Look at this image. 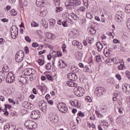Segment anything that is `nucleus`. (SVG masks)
Wrapping results in <instances>:
<instances>
[{
	"mask_svg": "<svg viewBox=\"0 0 130 130\" xmlns=\"http://www.w3.org/2000/svg\"><path fill=\"white\" fill-rule=\"evenodd\" d=\"M96 47L98 48V50L99 51H101L102 50V49L103 48V45L101 44L100 42L96 43Z\"/></svg>",
	"mask_w": 130,
	"mask_h": 130,
	"instance_id": "b1692460",
	"label": "nucleus"
},
{
	"mask_svg": "<svg viewBox=\"0 0 130 130\" xmlns=\"http://www.w3.org/2000/svg\"><path fill=\"white\" fill-rule=\"evenodd\" d=\"M55 55H57V56H61V55H62V54H61V51H57L56 53H55Z\"/></svg>",
	"mask_w": 130,
	"mask_h": 130,
	"instance_id": "6e6d98bb",
	"label": "nucleus"
},
{
	"mask_svg": "<svg viewBox=\"0 0 130 130\" xmlns=\"http://www.w3.org/2000/svg\"><path fill=\"white\" fill-rule=\"evenodd\" d=\"M77 31L76 30H73L71 31V36L72 38H77Z\"/></svg>",
	"mask_w": 130,
	"mask_h": 130,
	"instance_id": "a878e982",
	"label": "nucleus"
},
{
	"mask_svg": "<svg viewBox=\"0 0 130 130\" xmlns=\"http://www.w3.org/2000/svg\"><path fill=\"white\" fill-rule=\"evenodd\" d=\"M3 112L4 115H9V112L7 110L6 108H5L4 109H3Z\"/></svg>",
	"mask_w": 130,
	"mask_h": 130,
	"instance_id": "603ef678",
	"label": "nucleus"
},
{
	"mask_svg": "<svg viewBox=\"0 0 130 130\" xmlns=\"http://www.w3.org/2000/svg\"><path fill=\"white\" fill-rule=\"evenodd\" d=\"M40 109L45 114L47 111V103H44L40 105Z\"/></svg>",
	"mask_w": 130,
	"mask_h": 130,
	"instance_id": "ddd939ff",
	"label": "nucleus"
},
{
	"mask_svg": "<svg viewBox=\"0 0 130 130\" xmlns=\"http://www.w3.org/2000/svg\"><path fill=\"white\" fill-rule=\"evenodd\" d=\"M68 64L66 63L64 61L62 60H59V68H60V69H63V68H66Z\"/></svg>",
	"mask_w": 130,
	"mask_h": 130,
	"instance_id": "6ab92c4d",
	"label": "nucleus"
},
{
	"mask_svg": "<svg viewBox=\"0 0 130 130\" xmlns=\"http://www.w3.org/2000/svg\"><path fill=\"white\" fill-rule=\"evenodd\" d=\"M36 4L39 8H42L44 5V0H37Z\"/></svg>",
	"mask_w": 130,
	"mask_h": 130,
	"instance_id": "a211bd4d",
	"label": "nucleus"
},
{
	"mask_svg": "<svg viewBox=\"0 0 130 130\" xmlns=\"http://www.w3.org/2000/svg\"><path fill=\"white\" fill-rule=\"evenodd\" d=\"M125 9L126 13H130V4L127 5L125 7Z\"/></svg>",
	"mask_w": 130,
	"mask_h": 130,
	"instance_id": "f704fd0d",
	"label": "nucleus"
},
{
	"mask_svg": "<svg viewBox=\"0 0 130 130\" xmlns=\"http://www.w3.org/2000/svg\"><path fill=\"white\" fill-rule=\"evenodd\" d=\"M115 19L117 22H121L122 21V17L121 16L118 15V14H117L115 16Z\"/></svg>",
	"mask_w": 130,
	"mask_h": 130,
	"instance_id": "393cba45",
	"label": "nucleus"
},
{
	"mask_svg": "<svg viewBox=\"0 0 130 130\" xmlns=\"http://www.w3.org/2000/svg\"><path fill=\"white\" fill-rule=\"evenodd\" d=\"M67 78L71 81H77L78 80V75L75 73H70L68 74Z\"/></svg>",
	"mask_w": 130,
	"mask_h": 130,
	"instance_id": "f8f14e48",
	"label": "nucleus"
},
{
	"mask_svg": "<svg viewBox=\"0 0 130 130\" xmlns=\"http://www.w3.org/2000/svg\"><path fill=\"white\" fill-rule=\"evenodd\" d=\"M95 114H96L98 117L99 118H103V115H102L101 113H99L98 111H95Z\"/></svg>",
	"mask_w": 130,
	"mask_h": 130,
	"instance_id": "e433bc0d",
	"label": "nucleus"
},
{
	"mask_svg": "<svg viewBox=\"0 0 130 130\" xmlns=\"http://www.w3.org/2000/svg\"><path fill=\"white\" fill-rule=\"evenodd\" d=\"M87 41H88V43H93L94 42V38H87Z\"/></svg>",
	"mask_w": 130,
	"mask_h": 130,
	"instance_id": "a19ab883",
	"label": "nucleus"
},
{
	"mask_svg": "<svg viewBox=\"0 0 130 130\" xmlns=\"http://www.w3.org/2000/svg\"><path fill=\"white\" fill-rule=\"evenodd\" d=\"M104 53L105 56H106V57H108V56H109V55H110V53L109 52V51H107L106 50V49H105V48L104 50Z\"/></svg>",
	"mask_w": 130,
	"mask_h": 130,
	"instance_id": "4c0bfd02",
	"label": "nucleus"
},
{
	"mask_svg": "<svg viewBox=\"0 0 130 130\" xmlns=\"http://www.w3.org/2000/svg\"><path fill=\"white\" fill-rule=\"evenodd\" d=\"M87 30L91 35H95V34H96V30L95 29V27L93 26L88 27Z\"/></svg>",
	"mask_w": 130,
	"mask_h": 130,
	"instance_id": "f3484780",
	"label": "nucleus"
},
{
	"mask_svg": "<svg viewBox=\"0 0 130 130\" xmlns=\"http://www.w3.org/2000/svg\"><path fill=\"white\" fill-rule=\"evenodd\" d=\"M94 93L98 97H100L106 93V90L103 87H96L94 90Z\"/></svg>",
	"mask_w": 130,
	"mask_h": 130,
	"instance_id": "20e7f679",
	"label": "nucleus"
},
{
	"mask_svg": "<svg viewBox=\"0 0 130 130\" xmlns=\"http://www.w3.org/2000/svg\"><path fill=\"white\" fill-rule=\"evenodd\" d=\"M37 61L38 62L39 64H40L41 66H43V64H44V60L41 59L40 58H39Z\"/></svg>",
	"mask_w": 130,
	"mask_h": 130,
	"instance_id": "7c9ffc66",
	"label": "nucleus"
},
{
	"mask_svg": "<svg viewBox=\"0 0 130 130\" xmlns=\"http://www.w3.org/2000/svg\"><path fill=\"white\" fill-rule=\"evenodd\" d=\"M18 29L16 26H13L11 29V35L13 39H16L18 37Z\"/></svg>",
	"mask_w": 130,
	"mask_h": 130,
	"instance_id": "423d86ee",
	"label": "nucleus"
},
{
	"mask_svg": "<svg viewBox=\"0 0 130 130\" xmlns=\"http://www.w3.org/2000/svg\"><path fill=\"white\" fill-rule=\"evenodd\" d=\"M118 94H116L113 98V101H117L118 98Z\"/></svg>",
	"mask_w": 130,
	"mask_h": 130,
	"instance_id": "680f3d73",
	"label": "nucleus"
},
{
	"mask_svg": "<svg viewBox=\"0 0 130 130\" xmlns=\"http://www.w3.org/2000/svg\"><path fill=\"white\" fill-rule=\"evenodd\" d=\"M24 51L25 53H29V48H28V47H24Z\"/></svg>",
	"mask_w": 130,
	"mask_h": 130,
	"instance_id": "774afa93",
	"label": "nucleus"
},
{
	"mask_svg": "<svg viewBox=\"0 0 130 130\" xmlns=\"http://www.w3.org/2000/svg\"><path fill=\"white\" fill-rule=\"evenodd\" d=\"M101 57H100V56H96L95 57V61H96V62H99V61H101Z\"/></svg>",
	"mask_w": 130,
	"mask_h": 130,
	"instance_id": "ea45409f",
	"label": "nucleus"
},
{
	"mask_svg": "<svg viewBox=\"0 0 130 130\" xmlns=\"http://www.w3.org/2000/svg\"><path fill=\"white\" fill-rule=\"evenodd\" d=\"M37 88L41 91V92H43V91H44V89L43 88V87L40 86V85H38L37 86Z\"/></svg>",
	"mask_w": 130,
	"mask_h": 130,
	"instance_id": "8fccbe9b",
	"label": "nucleus"
},
{
	"mask_svg": "<svg viewBox=\"0 0 130 130\" xmlns=\"http://www.w3.org/2000/svg\"><path fill=\"white\" fill-rule=\"evenodd\" d=\"M101 124L102 125H104V126L108 127L110 125V122H107L106 120H101Z\"/></svg>",
	"mask_w": 130,
	"mask_h": 130,
	"instance_id": "4be33fe9",
	"label": "nucleus"
},
{
	"mask_svg": "<svg viewBox=\"0 0 130 130\" xmlns=\"http://www.w3.org/2000/svg\"><path fill=\"white\" fill-rule=\"evenodd\" d=\"M84 72L86 73H89V74H91L93 73L92 69L89 68V66L88 65H86L83 68Z\"/></svg>",
	"mask_w": 130,
	"mask_h": 130,
	"instance_id": "412c9836",
	"label": "nucleus"
},
{
	"mask_svg": "<svg viewBox=\"0 0 130 130\" xmlns=\"http://www.w3.org/2000/svg\"><path fill=\"white\" fill-rule=\"evenodd\" d=\"M78 43H79V41L77 40H74L72 42V44L73 45H74V46H77Z\"/></svg>",
	"mask_w": 130,
	"mask_h": 130,
	"instance_id": "09e8293b",
	"label": "nucleus"
},
{
	"mask_svg": "<svg viewBox=\"0 0 130 130\" xmlns=\"http://www.w3.org/2000/svg\"><path fill=\"white\" fill-rule=\"evenodd\" d=\"M66 6L67 9H69L70 10H73L75 7V6L78 7V6H80L81 5V1L80 0H70L67 1L66 3Z\"/></svg>",
	"mask_w": 130,
	"mask_h": 130,
	"instance_id": "f257e3e1",
	"label": "nucleus"
},
{
	"mask_svg": "<svg viewBox=\"0 0 130 130\" xmlns=\"http://www.w3.org/2000/svg\"><path fill=\"white\" fill-rule=\"evenodd\" d=\"M50 26H54L55 25V19H50L49 20Z\"/></svg>",
	"mask_w": 130,
	"mask_h": 130,
	"instance_id": "bb28decb",
	"label": "nucleus"
},
{
	"mask_svg": "<svg viewBox=\"0 0 130 130\" xmlns=\"http://www.w3.org/2000/svg\"><path fill=\"white\" fill-rule=\"evenodd\" d=\"M45 11H43L42 12H40V16L41 17H45Z\"/></svg>",
	"mask_w": 130,
	"mask_h": 130,
	"instance_id": "0e129e2a",
	"label": "nucleus"
},
{
	"mask_svg": "<svg viewBox=\"0 0 130 130\" xmlns=\"http://www.w3.org/2000/svg\"><path fill=\"white\" fill-rule=\"evenodd\" d=\"M31 27H38L39 24L37 22L33 21L31 23Z\"/></svg>",
	"mask_w": 130,
	"mask_h": 130,
	"instance_id": "79ce46f5",
	"label": "nucleus"
},
{
	"mask_svg": "<svg viewBox=\"0 0 130 130\" xmlns=\"http://www.w3.org/2000/svg\"><path fill=\"white\" fill-rule=\"evenodd\" d=\"M40 112L39 110H35L31 112L30 117L32 119H38L40 117Z\"/></svg>",
	"mask_w": 130,
	"mask_h": 130,
	"instance_id": "6e6552de",
	"label": "nucleus"
},
{
	"mask_svg": "<svg viewBox=\"0 0 130 130\" xmlns=\"http://www.w3.org/2000/svg\"><path fill=\"white\" fill-rule=\"evenodd\" d=\"M77 46L79 49H82V48H83V45L80 42H78V45Z\"/></svg>",
	"mask_w": 130,
	"mask_h": 130,
	"instance_id": "3c124183",
	"label": "nucleus"
},
{
	"mask_svg": "<svg viewBox=\"0 0 130 130\" xmlns=\"http://www.w3.org/2000/svg\"><path fill=\"white\" fill-rule=\"evenodd\" d=\"M32 93L36 95L38 93V90H37L36 88H34L32 89Z\"/></svg>",
	"mask_w": 130,
	"mask_h": 130,
	"instance_id": "69168bd1",
	"label": "nucleus"
},
{
	"mask_svg": "<svg viewBox=\"0 0 130 130\" xmlns=\"http://www.w3.org/2000/svg\"><path fill=\"white\" fill-rule=\"evenodd\" d=\"M125 74H126V76L127 78L129 80H130V72H129V71H126V72H125Z\"/></svg>",
	"mask_w": 130,
	"mask_h": 130,
	"instance_id": "bf43d9fd",
	"label": "nucleus"
},
{
	"mask_svg": "<svg viewBox=\"0 0 130 130\" xmlns=\"http://www.w3.org/2000/svg\"><path fill=\"white\" fill-rule=\"evenodd\" d=\"M83 57V55L82 54L78 53L76 54V58L78 60H81L82 59V57Z\"/></svg>",
	"mask_w": 130,
	"mask_h": 130,
	"instance_id": "473e14b6",
	"label": "nucleus"
},
{
	"mask_svg": "<svg viewBox=\"0 0 130 130\" xmlns=\"http://www.w3.org/2000/svg\"><path fill=\"white\" fill-rule=\"evenodd\" d=\"M46 36L47 38H48V39H49L50 40H53V39H55V36L54 35V34L51 32H46Z\"/></svg>",
	"mask_w": 130,
	"mask_h": 130,
	"instance_id": "dca6fc26",
	"label": "nucleus"
},
{
	"mask_svg": "<svg viewBox=\"0 0 130 130\" xmlns=\"http://www.w3.org/2000/svg\"><path fill=\"white\" fill-rule=\"evenodd\" d=\"M78 116H81V117H85V114L82 113L81 112H80V113H79L78 114Z\"/></svg>",
	"mask_w": 130,
	"mask_h": 130,
	"instance_id": "e2e57ef3",
	"label": "nucleus"
},
{
	"mask_svg": "<svg viewBox=\"0 0 130 130\" xmlns=\"http://www.w3.org/2000/svg\"><path fill=\"white\" fill-rule=\"evenodd\" d=\"M62 11V8L60 7H56L55 9V12L56 13H60V12H61Z\"/></svg>",
	"mask_w": 130,
	"mask_h": 130,
	"instance_id": "a18cd8bd",
	"label": "nucleus"
},
{
	"mask_svg": "<svg viewBox=\"0 0 130 130\" xmlns=\"http://www.w3.org/2000/svg\"><path fill=\"white\" fill-rule=\"evenodd\" d=\"M76 92L78 94H84L85 93V89L82 86H78L76 87Z\"/></svg>",
	"mask_w": 130,
	"mask_h": 130,
	"instance_id": "2eb2a0df",
	"label": "nucleus"
},
{
	"mask_svg": "<svg viewBox=\"0 0 130 130\" xmlns=\"http://www.w3.org/2000/svg\"><path fill=\"white\" fill-rule=\"evenodd\" d=\"M32 47L36 48V47H38V46H39V45L37 44V43L36 42H34L32 44Z\"/></svg>",
	"mask_w": 130,
	"mask_h": 130,
	"instance_id": "13d9d810",
	"label": "nucleus"
},
{
	"mask_svg": "<svg viewBox=\"0 0 130 130\" xmlns=\"http://www.w3.org/2000/svg\"><path fill=\"white\" fill-rule=\"evenodd\" d=\"M8 100H9V102H10V103H12L14 105H15L16 104V102L13 99L9 98L8 99Z\"/></svg>",
	"mask_w": 130,
	"mask_h": 130,
	"instance_id": "5fc2aeb1",
	"label": "nucleus"
},
{
	"mask_svg": "<svg viewBox=\"0 0 130 130\" xmlns=\"http://www.w3.org/2000/svg\"><path fill=\"white\" fill-rule=\"evenodd\" d=\"M15 129L16 126L10 124H6L4 126V130H15Z\"/></svg>",
	"mask_w": 130,
	"mask_h": 130,
	"instance_id": "4468645a",
	"label": "nucleus"
},
{
	"mask_svg": "<svg viewBox=\"0 0 130 130\" xmlns=\"http://www.w3.org/2000/svg\"><path fill=\"white\" fill-rule=\"evenodd\" d=\"M71 105L72 106H74L75 107H80V104H79V101L78 100L72 102Z\"/></svg>",
	"mask_w": 130,
	"mask_h": 130,
	"instance_id": "5701e85b",
	"label": "nucleus"
},
{
	"mask_svg": "<svg viewBox=\"0 0 130 130\" xmlns=\"http://www.w3.org/2000/svg\"><path fill=\"white\" fill-rule=\"evenodd\" d=\"M113 43H115V44H117V43L119 44V43H120V41L116 39H114V40H113Z\"/></svg>",
	"mask_w": 130,
	"mask_h": 130,
	"instance_id": "052dcab7",
	"label": "nucleus"
},
{
	"mask_svg": "<svg viewBox=\"0 0 130 130\" xmlns=\"http://www.w3.org/2000/svg\"><path fill=\"white\" fill-rule=\"evenodd\" d=\"M24 52L22 50L18 51L15 56V60L17 62H21L24 59Z\"/></svg>",
	"mask_w": 130,
	"mask_h": 130,
	"instance_id": "7ed1b4c3",
	"label": "nucleus"
},
{
	"mask_svg": "<svg viewBox=\"0 0 130 130\" xmlns=\"http://www.w3.org/2000/svg\"><path fill=\"white\" fill-rule=\"evenodd\" d=\"M124 68V66L122 64H120L118 66V70H121Z\"/></svg>",
	"mask_w": 130,
	"mask_h": 130,
	"instance_id": "4d7b16f0",
	"label": "nucleus"
},
{
	"mask_svg": "<svg viewBox=\"0 0 130 130\" xmlns=\"http://www.w3.org/2000/svg\"><path fill=\"white\" fill-rule=\"evenodd\" d=\"M78 10L79 12H85L86 11V8L83 6L80 7L78 8Z\"/></svg>",
	"mask_w": 130,
	"mask_h": 130,
	"instance_id": "37998d69",
	"label": "nucleus"
},
{
	"mask_svg": "<svg viewBox=\"0 0 130 130\" xmlns=\"http://www.w3.org/2000/svg\"><path fill=\"white\" fill-rule=\"evenodd\" d=\"M10 15L12 16H16L17 15V11L15 10V9H12L10 11Z\"/></svg>",
	"mask_w": 130,
	"mask_h": 130,
	"instance_id": "2f4dec72",
	"label": "nucleus"
},
{
	"mask_svg": "<svg viewBox=\"0 0 130 130\" xmlns=\"http://www.w3.org/2000/svg\"><path fill=\"white\" fill-rule=\"evenodd\" d=\"M71 17L74 20H75V21H78V20H79V17H78V15L76 14H74L73 15H71Z\"/></svg>",
	"mask_w": 130,
	"mask_h": 130,
	"instance_id": "c03bdc74",
	"label": "nucleus"
},
{
	"mask_svg": "<svg viewBox=\"0 0 130 130\" xmlns=\"http://www.w3.org/2000/svg\"><path fill=\"white\" fill-rule=\"evenodd\" d=\"M122 91L126 95H130V85L125 84L122 86Z\"/></svg>",
	"mask_w": 130,
	"mask_h": 130,
	"instance_id": "9b49d317",
	"label": "nucleus"
},
{
	"mask_svg": "<svg viewBox=\"0 0 130 130\" xmlns=\"http://www.w3.org/2000/svg\"><path fill=\"white\" fill-rule=\"evenodd\" d=\"M36 74V70L32 68H27L24 70V75L26 76H33Z\"/></svg>",
	"mask_w": 130,
	"mask_h": 130,
	"instance_id": "0eeeda50",
	"label": "nucleus"
},
{
	"mask_svg": "<svg viewBox=\"0 0 130 130\" xmlns=\"http://www.w3.org/2000/svg\"><path fill=\"white\" fill-rule=\"evenodd\" d=\"M57 108L59 111L62 113H67L68 111V107L64 103H60L57 105Z\"/></svg>",
	"mask_w": 130,
	"mask_h": 130,
	"instance_id": "39448f33",
	"label": "nucleus"
},
{
	"mask_svg": "<svg viewBox=\"0 0 130 130\" xmlns=\"http://www.w3.org/2000/svg\"><path fill=\"white\" fill-rule=\"evenodd\" d=\"M25 40L26 41H27V42H31V39L28 36L25 37Z\"/></svg>",
	"mask_w": 130,
	"mask_h": 130,
	"instance_id": "338daca9",
	"label": "nucleus"
},
{
	"mask_svg": "<svg viewBox=\"0 0 130 130\" xmlns=\"http://www.w3.org/2000/svg\"><path fill=\"white\" fill-rule=\"evenodd\" d=\"M24 125L26 128H28L29 129H36L37 128L36 123L31 120L26 121Z\"/></svg>",
	"mask_w": 130,
	"mask_h": 130,
	"instance_id": "f03ea898",
	"label": "nucleus"
},
{
	"mask_svg": "<svg viewBox=\"0 0 130 130\" xmlns=\"http://www.w3.org/2000/svg\"><path fill=\"white\" fill-rule=\"evenodd\" d=\"M26 81V78L24 77H21L20 78L19 82H21V83H25V81Z\"/></svg>",
	"mask_w": 130,
	"mask_h": 130,
	"instance_id": "de8ad7c7",
	"label": "nucleus"
},
{
	"mask_svg": "<svg viewBox=\"0 0 130 130\" xmlns=\"http://www.w3.org/2000/svg\"><path fill=\"white\" fill-rule=\"evenodd\" d=\"M42 25L45 29H47V28H48V23L46 22V21H44L42 23Z\"/></svg>",
	"mask_w": 130,
	"mask_h": 130,
	"instance_id": "c85d7f7f",
	"label": "nucleus"
},
{
	"mask_svg": "<svg viewBox=\"0 0 130 130\" xmlns=\"http://www.w3.org/2000/svg\"><path fill=\"white\" fill-rule=\"evenodd\" d=\"M5 80V74L4 73H0V84Z\"/></svg>",
	"mask_w": 130,
	"mask_h": 130,
	"instance_id": "72a5a7b5",
	"label": "nucleus"
},
{
	"mask_svg": "<svg viewBox=\"0 0 130 130\" xmlns=\"http://www.w3.org/2000/svg\"><path fill=\"white\" fill-rule=\"evenodd\" d=\"M14 80H15V77L14 76V74L12 72H9L6 77V82L9 84H12L14 83Z\"/></svg>",
	"mask_w": 130,
	"mask_h": 130,
	"instance_id": "1a4fd4ad",
	"label": "nucleus"
},
{
	"mask_svg": "<svg viewBox=\"0 0 130 130\" xmlns=\"http://www.w3.org/2000/svg\"><path fill=\"white\" fill-rule=\"evenodd\" d=\"M85 99L87 102H92V99L90 96H86Z\"/></svg>",
	"mask_w": 130,
	"mask_h": 130,
	"instance_id": "49530a36",
	"label": "nucleus"
},
{
	"mask_svg": "<svg viewBox=\"0 0 130 130\" xmlns=\"http://www.w3.org/2000/svg\"><path fill=\"white\" fill-rule=\"evenodd\" d=\"M67 84L69 87H77V84L72 80H69L67 82Z\"/></svg>",
	"mask_w": 130,
	"mask_h": 130,
	"instance_id": "aec40b11",
	"label": "nucleus"
},
{
	"mask_svg": "<svg viewBox=\"0 0 130 130\" xmlns=\"http://www.w3.org/2000/svg\"><path fill=\"white\" fill-rule=\"evenodd\" d=\"M49 120L53 124H56L58 123V116L57 115H51L49 117Z\"/></svg>",
	"mask_w": 130,
	"mask_h": 130,
	"instance_id": "9d476101",
	"label": "nucleus"
},
{
	"mask_svg": "<svg viewBox=\"0 0 130 130\" xmlns=\"http://www.w3.org/2000/svg\"><path fill=\"white\" fill-rule=\"evenodd\" d=\"M35 108V105H33L29 103V105L28 106V109H30V110H33Z\"/></svg>",
	"mask_w": 130,
	"mask_h": 130,
	"instance_id": "58836bf2",
	"label": "nucleus"
},
{
	"mask_svg": "<svg viewBox=\"0 0 130 130\" xmlns=\"http://www.w3.org/2000/svg\"><path fill=\"white\" fill-rule=\"evenodd\" d=\"M84 5L85 6L86 8H88V0H83Z\"/></svg>",
	"mask_w": 130,
	"mask_h": 130,
	"instance_id": "864d4df0",
	"label": "nucleus"
},
{
	"mask_svg": "<svg viewBox=\"0 0 130 130\" xmlns=\"http://www.w3.org/2000/svg\"><path fill=\"white\" fill-rule=\"evenodd\" d=\"M29 104H30V102L25 101L23 102V106L24 107V108H27L28 109Z\"/></svg>",
	"mask_w": 130,
	"mask_h": 130,
	"instance_id": "cd10ccee",
	"label": "nucleus"
},
{
	"mask_svg": "<svg viewBox=\"0 0 130 130\" xmlns=\"http://www.w3.org/2000/svg\"><path fill=\"white\" fill-rule=\"evenodd\" d=\"M45 69H46V70H47L48 71H49V70H51V63H48L47 64H46Z\"/></svg>",
	"mask_w": 130,
	"mask_h": 130,
	"instance_id": "c756f323",
	"label": "nucleus"
},
{
	"mask_svg": "<svg viewBox=\"0 0 130 130\" xmlns=\"http://www.w3.org/2000/svg\"><path fill=\"white\" fill-rule=\"evenodd\" d=\"M86 18L88 19H93V15L91 14L90 12H87L86 13Z\"/></svg>",
	"mask_w": 130,
	"mask_h": 130,
	"instance_id": "c9c22d12",
	"label": "nucleus"
}]
</instances>
